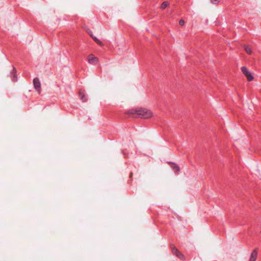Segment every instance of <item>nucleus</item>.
Instances as JSON below:
<instances>
[{"mask_svg": "<svg viewBox=\"0 0 261 261\" xmlns=\"http://www.w3.org/2000/svg\"><path fill=\"white\" fill-rule=\"evenodd\" d=\"M170 247L172 250V252L174 255L181 260L185 259L184 255L175 247L174 245H170Z\"/></svg>", "mask_w": 261, "mask_h": 261, "instance_id": "2", "label": "nucleus"}, {"mask_svg": "<svg viewBox=\"0 0 261 261\" xmlns=\"http://www.w3.org/2000/svg\"><path fill=\"white\" fill-rule=\"evenodd\" d=\"M98 58L95 57L93 54H90L88 57V62L91 64H96L98 62Z\"/></svg>", "mask_w": 261, "mask_h": 261, "instance_id": "5", "label": "nucleus"}, {"mask_svg": "<svg viewBox=\"0 0 261 261\" xmlns=\"http://www.w3.org/2000/svg\"><path fill=\"white\" fill-rule=\"evenodd\" d=\"M260 233H261V230H260Z\"/></svg>", "mask_w": 261, "mask_h": 261, "instance_id": "16", "label": "nucleus"}, {"mask_svg": "<svg viewBox=\"0 0 261 261\" xmlns=\"http://www.w3.org/2000/svg\"><path fill=\"white\" fill-rule=\"evenodd\" d=\"M92 38L93 39V40L100 46H102L103 45V44L96 37L93 36L92 34H90Z\"/></svg>", "mask_w": 261, "mask_h": 261, "instance_id": "10", "label": "nucleus"}, {"mask_svg": "<svg viewBox=\"0 0 261 261\" xmlns=\"http://www.w3.org/2000/svg\"><path fill=\"white\" fill-rule=\"evenodd\" d=\"M260 233H261V230H260Z\"/></svg>", "mask_w": 261, "mask_h": 261, "instance_id": "15", "label": "nucleus"}, {"mask_svg": "<svg viewBox=\"0 0 261 261\" xmlns=\"http://www.w3.org/2000/svg\"><path fill=\"white\" fill-rule=\"evenodd\" d=\"M168 164L175 173H177L180 171V168L177 164L173 162H169Z\"/></svg>", "mask_w": 261, "mask_h": 261, "instance_id": "7", "label": "nucleus"}, {"mask_svg": "<svg viewBox=\"0 0 261 261\" xmlns=\"http://www.w3.org/2000/svg\"><path fill=\"white\" fill-rule=\"evenodd\" d=\"M79 95L80 96L81 99L83 102H85L87 101V98L85 96V93L84 91H80L79 92Z\"/></svg>", "mask_w": 261, "mask_h": 261, "instance_id": "9", "label": "nucleus"}, {"mask_svg": "<svg viewBox=\"0 0 261 261\" xmlns=\"http://www.w3.org/2000/svg\"><path fill=\"white\" fill-rule=\"evenodd\" d=\"M258 254V250L254 249L251 252L249 258V261H256Z\"/></svg>", "mask_w": 261, "mask_h": 261, "instance_id": "6", "label": "nucleus"}, {"mask_svg": "<svg viewBox=\"0 0 261 261\" xmlns=\"http://www.w3.org/2000/svg\"><path fill=\"white\" fill-rule=\"evenodd\" d=\"M220 2V0H211V2L213 4H218Z\"/></svg>", "mask_w": 261, "mask_h": 261, "instance_id": "13", "label": "nucleus"}, {"mask_svg": "<svg viewBox=\"0 0 261 261\" xmlns=\"http://www.w3.org/2000/svg\"><path fill=\"white\" fill-rule=\"evenodd\" d=\"M185 23V21L184 20L182 19H181L179 20V24L180 25H183Z\"/></svg>", "mask_w": 261, "mask_h": 261, "instance_id": "14", "label": "nucleus"}, {"mask_svg": "<svg viewBox=\"0 0 261 261\" xmlns=\"http://www.w3.org/2000/svg\"><path fill=\"white\" fill-rule=\"evenodd\" d=\"M244 49L246 51V53L251 55L252 53V48L250 45H244Z\"/></svg>", "mask_w": 261, "mask_h": 261, "instance_id": "8", "label": "nucleus"}, {"mask_svg": "<svg viewBox=\"0 0 261 261\" xmlns=\"http://www.w3.org/2000/svg\"><path fill=\"white\" fill-rule=\"evenodd\" d=\"M168 5L169 4L167 2H164L161 5L162 9H165L168 6Z\"/></svg>", "mask_w": 261, "mask_h": 261, "instance_id": "12", "label": "nucleus"}, {"mask_svg": "<svg viewBox=\"0 0 261 261\" xmlns=\"http://www.w3.org/2000/svg\"><path fill=\"white\" fill-rule=\"evenodd\" d=\"M127 114L130 115H137L140 118L148 119L152 117V112L145 108L133 109L127 111Z\"/></svg>", "mask_w": 261, "mask_h": 261, "instance_id": "1", "label": "nucleus"}, {"mask_svg": "<svg viewBox=\"0 0 261 261\" xmlns=\"http://www.w3.org/2000/svg\"><path fill=\"white\" fill-rule=\"evenodd\" d=\"M13 71L14 72V74H13V77H12V81L13 82H16L17 80V76L16 74V69L14 67L13 68Z\"/></svg>", "mask_w": 261, "mask_h": 261, "instance_id": "11", "label": "nucleus"}, {"mask_svg": "<svg viewBox=\"0 0 261 261\" xmlns=\"http://www.w3.org/2000/svg\"><path fill=\"white\" fill-rule=\"evenodd\" d=\"M33 85L35 90L40 94L41 91V83L38 77H35L33 80Z\"/></svg>", "mask_w": 261, "mask_h": 261, "instance_id": "4", "label": "nucleus"}, {"mask_svg": "<svg viewBox=\"0 0 261 261\" xmlns=\"http://www.w3.org/2000/svg\"><path fill=\"white\" fill-rule=\"evenodd\" d=\"M241 71L247 77L249 81H251L253 80V76L251 73L248 70L247 68L245 66H243L241 68Z\"/></svg>", "mask_w": 261, "mask_h": 261, "instance_id": "3", "label": "nucleus"}]
</instances>
